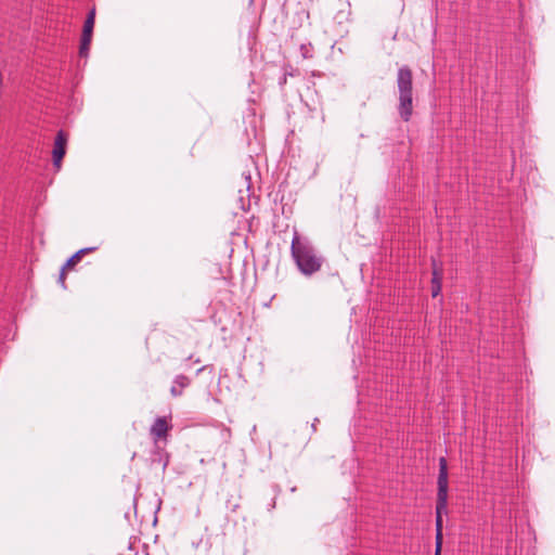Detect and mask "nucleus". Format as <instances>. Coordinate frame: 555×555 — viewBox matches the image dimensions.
<instances>
[{"instance_id": "nucleus-1", "label": "nucleus", "mask_w": 555, "mask_h": 555, "mask_svg": "<svg viewBox=\"0 0 555 555\" xmlns=\"http://www.w3.org/2000/svg\"><path fill=\"white\" fill-rule=\"evenodd\" d=\"M291 254L298 270L310 276L321 270L324 258L319 255L312 244L302 238L297 231L294 232Z\"/></svg>"}, {"instance_id": "nucleus-2", "label": "nucleus", "mask_w": 555, "mask_h": 555, "mask_svg": "<svg viewBox=\"0 0 555 555\" xmlns=\"http://www.w3.org/2000/svg\"><path fill=\"white\" fill-rule=\"evenodd\" d=\"M397 88L399 93L398 114L403 121H409L413 114V73L406 65L398 69Z\"/></svg>"}, {"instance_id": "nucleus-3", "label": "nucleus", "mask_w": 555, "mask_h": 555, "mask_svg": "<svg viewBox=\"0 0 555 555\" xmlns=\"http://www.w3.org/2000/svg\"><path fill=\"white\" fill-rule=\"evenodd\" d=\"M437 488L436 532H439L442 531V515L448 512V463L444 457L439 459Z\"/></svg>"}, {"instance_id": "nucleus-4", "label": "nucleus", "mask_w": 555, "mask_h": 555, "mask_svg": "<svg viewBox=\"0 0 555 555\" xmlns=\"http://www.w3.org/2000/svg\"><path fill=\"white\" fill-rule=\"evenodd\" d=\"M95 23V9H91L87 15V18L83 24L80 47H79V55L82 57L88 56L90 44L92 40V34Z\"/></svg>"}, {"instance_id": "nucleus-5", "label": "nucleus", "mask_w": 555, "mask_h": 555, "mask_svg": "<svg viewBox=\"0 0 555 555\" xmlns=\"http://www.w3.org/2000/svg\"><path fill=\"white\" fill-rule=\"evenodd\" d=\"M66 143H67V135L63 130H60L56 133L55 140H54V146H53V151H52L53 165L56 168L61 167V162L66 153Z\"/></svg>"}, {"instance_id": "nucleus-6", "label": "nucleus", "mask_w": 555, "mask_h": 555, "mask_svg": "<svg viewBox=\"0 0 555 555\" xmlns=\"http://www.w3.org/2000/svg\"><path fill=\"white\" fill-rule=\"evenodd\" d=\"M171 425L167 416L157 417L150 428V434L155 441L166 438Z\"/></svg>"}, {"instance_id": "nucleus-7", "label": "nucleus", "mask_w": 555, "mask_h": 555, "mask_svg": "<svg viewBox=\"0 0 555 555\" xmlns=\"http://www.w3.org/2000/svg\"><path fill=\"white\" fill-rule=\"evenodd\" d=\"M191 385V379L183 374H179L175 377L172 386L170 388V393L172 397H180L183 393V390Z\"/></svg>"}, {"instance_id": "nucleus-8", "label": "nucleus", "mask_w": 555, "mask_h": 555, "mask_svg": "<svg viewBox=\"0 0 555 555\" xmlns=\"http://www.w3.org/2000/svg\"><path fill=\"white\" fill-rule=\"evenodd\" d=\"M442 272L433 260L431 296L437 297L441 293Z\"/></svg>"}, {"instance_id": "nucleus-9", "label": "nucleus", "mask_w": 555, "mask_h": 555, "mask_svg": "<svg viewBox=\"0 0 555 555\" xmlns=\"http://www.w3.org/2000/svg\"><path fill=\"white\" fill-rule=\"evenodd\" d=\"M82 251H76L63 266V271L70 270L74 266L80 261Z\"/></svg>"}, {"instance_id": "nucleus-10", "label": "nucleus", "mask_w": 555, "mask_h": 555, "mask_svg": "<svg viewBox=\"0 0 555 555\" xmlns=\"http://www.w3.org/2000/svg\"><path fill=\"white\" fill-rule=\"evenodd\" d=\"M442 545V531L436 532V555H440Z\"/></svg>"}, {"instance_id": "nucleus-11", "label": "nucleus", "mask_w": 555, "mask_h": 555, "mask_svg": "<svg viewBox=\"0 0 555 555\" xmlns=\"http://www.w3.org/2000/svg\"><path fill=\"white\" fill-rule=\"evenodd\" d=\"M300 50H301L304 57L307 59V57L311 56V54H310L311 47L310 46L301 44Z\"/></svg>"}, {"instance_id": "nucleus-12", "label": "nucleus", "mask_w": 555, "mask_h": 555, "mask_svg": "<svg viewBox=\"0 0 555 555\" xmlns=\"http://www.w3.org/2000/svg\"><path fill=\"white\" fill-rule=\"evenodd\" d=\"M65 272L66 271H63V269L61 270L60 272V276H59V282L60 284L65 288Z\"/></svg>"}, {"instance_id": "nucleus-13", "label": "nucleus", "mask_w": 555, "mask_h": 555, "mask_svg": "<svg viewBox=\"0 0 555 555\" xmlns=\"http://www.w3.org/2000/svg\"><path fill=\"white\" fill-rule=\"evenodd\" d=\"M96 249H98V247H87V248L80 249L79 251H82V256H83V255L92 253V251H94Z\"/></svg>"}, {"instance_id": "nucleus-14", "label": "nucleus", "mask_w": 555, "mask_h": 555, "mask_svg": "<svg viewBox=\"0 0 555 555\" xmlns=\"http://www.w3.org/2000/svg\"><path fill=\"white\" fill-rule=\"evenodd\" d=\"M286 81H287V73H284V75L280 79L279 83H280V86H284L286 83Z\"/></svg>"}, {"instance_id": "nucleus-15", "label": "nucleus", "mask_w": 555, "mask_h": 555, "mask_svg": "<svg viewBox=\"0 0 555 555\" xmlns=\"http://www.w3.org/2000/svg\"><path fill=\"white\" fill-rule=\"evenodd\" d=\"M206 369H207V366L204 365V366L199 367L196 373L199 374V373L204 372Z\"/></svg>"}, {"instance_id": "nucleus-16", "label": "nucleus", "mask_w": 555, "mask_h": 555, "mask_svg": "<svg viewBox=\"0 0 555 555\" xmlns=\"http://www.w3.org/2000/svg\"><path fill=\"white\" fill-rule=\"evenodd\" d=\"M199 362H201L199 358L194 360V363H199Z\"/></svg>"}]
</instances>
